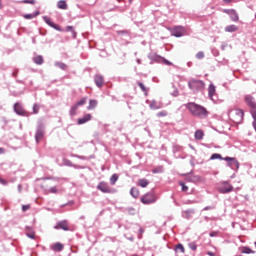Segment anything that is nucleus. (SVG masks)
I'll return each instance as SVG.
<instances>
[{"mask_svg":"<svg viewBox=\"0 0 256 256\" xmlns=\"http://www.w3.org/2000/svg\"><path fill=\"white\" fill-rule=\"evenodd\" d=\"M189 113L192 114L193 117H197L198 119H206L209 116V111L202 105H199L195 102H188L184 104Z\"/></svg>","mask_w":256,"mask_h":256,"instance_id":"obj_1","label":"nucleus"},{"mask_svg":"<svg viewBox=\"0 0 256 256\" xmlns=\"http://www.w3.org/2000/svg\"><path fill=\"white\" fill-rule=\"evenodd\" d=\"M188 87L194 93H199V91H203V89H205V82L203 80L191 79L188 82Z\"/></svg>","mask_w":256,"mask_h":256,"instance_id":"obj_2","label":"nucleus"},{"mask_svg":"<svg viewBox=\"0 0 256 256\" xmlns=\"http://www.w3.org/2000/svg\"><path fill=\"white\" fill-rule=\"evenodd\" d=\"M228 115L233 123L240 125V123H243V117H245V112H243V110L241 109H236L234 111L229 112Z\"/></svg>","mask_w":256,"mask_h":256,"instance_id":"obj_3","label":"nucleus"},{"mask_svg":"<svg viewBox=\"0 0 256 256\" xmlns=\"http://www.w3.org/2000/svg\"><path fill=\"white\" fill-rule=\"evenodd\" d=\"M157 199H159L157 194L151 191L141 197V203H143V205H152V203H156Z\"/></svg>","mask_w":256,"mask_h":256,"instance_id":"obj_4","label":"nucleus"},{"mask_svg":"<svg viewBox=\"0 0 256 256\" xmlns=\"http://www.w3.org/2000/svg\"><path fill=\"white\" fill-rule=\"evenodd\" d=\"M45 137V123L43 121H38L36 126V133H35V141L39 143L41 139Z\"/></svg>","mask_w":256,"mask_h":256,"instance_id":"obj_5","label":"nucleus"},{"mask_svg":"<svg viewBox=\"0 0 256 256\" xmlns=\"http://www.w3.org/2000/svg\"><path fill=\"white\" fill-rule=\"evenodd\" d=\"M224 161H226L227 167L232 169V171H239L240 164L237 158L226 156L224 157Z\"/></svg>","mask_w":256,"mask_h":256,"instance_id":"obj_6","label":"nucleus"},{"mask_svg":"<svg viewBox=\"0 0 256 256\" xmlns=\"http://www.w3.org/2000/svg\"><path fill=\"white\" fill-rule=\"evenodd\" d=\"M14 113H16V115H19L20 117H30L31 113L27 112L25 108H23V105L19 102H16L14 104Z\"/></svg>","mask_w":256,"mask_h":256,"instance_id":"obj_7","label":"nucleus"},{"mask_svg":"<svg viewBox=\"0 0 256 256\" xmlns=\"http://www.w3.org/2000/svg\"><path fill=\"white\" fill-rule=\"evenodd\" d=\"M96 189L101 193H115V189L109 187V184L105 181L99 182Z\"/></svg>","mask_w":256,"mask_h":256,"instance_id":"obj_8","label":"nucleus"},{"mask_svg":"<svg viewBox=\"0 0 256 256\" xmlns=\"http://www.w3.org/2000/svg\"><path fill=\"white\" fill-rule=\"evenodd\" d=\"M244 101L246 103V105H248L250 107V113L253 116V112H256V102H255V98L251 95H246L244 97Z\"/></svg>","mask_w":256,"mask_h":256,"instance_id":"obj_9","label":"nucleus"},{"mask_svg":"<svg viewBox=\"0 0 256 256\" xmlns=\"http://www.w3.org/2000/svg\"><path fill=\"white\" fill-rule=\"evenodd\" d=\"M42 19L45 23L48 24L49 27H51L52 29H55V31H59L60 33H63V28H61L60 25L54 23V21L51 20V18H49L48 16H43Z\"/></svg>","mask_w":256,"mask_h":256,"instance_id":"obj_10","label":"nucleus"},{"mask_svg":"<svg viewBox=\"0 0 256 256\" xmlns=\"http://www.w3.org/2000/svg\"><path fill=\"white\" fill-rule=\"evenodd\" d=\"M233 191V185L229 184L228 182H223L219 187H218V192L222 194H227L231 193Z\"/></svg>","mask_w":256,"mask_h":256,"instance_id":"obj_11","label":"nucleus"},{"mask_svg":"<svg viewBox=\"0 0 256 256\" xmlns=\"http://www.w3.org/2000/svg\"><path fill=\"white\" fill-rule=\"evenodd\" d=\"M173 37H183L185 35V28L183 26H175L170 30Z\"/></svg>","mask_w":256,"mask_h":256,"instance_id":"obj_12","label":"nucleus"},{"mask_svg":"<svg viewBox=\"0 0 256 256\" xmlns=\"http://www.w3.org/2000/svg\"><path fill=\"white\" fill-rule=\"evenodd\" d=\"M224 13H227V15L230 16L231 21H234V23H237V21H239V14L235 9H226L224 10Z\"/></svg>","mask_w":256,"mask_h":256,"instance_id":"obj_13","label":"nucleus"},{"mask_svg":"<svg viewBox=\"0 0 256 256\" xmlns=\"http://www.w3.org/2000/svg\"><path fill=\"white\" fill-rule=\"evenodd\" d=\"M148 59H150V61H152L151 63H163V57L158 55L155 52H150L148 54Z\"/></svg>","mask_w":256,"mask_h":256,"instance_id":"obj_14","label":"nucleus"},{"mask_svg":"<svg viewBox=\"0 0 256 256\" xmlns=\"http://www.w3.org/2000/svg\"><path fill=\"white\" fill-rule=\"evenodd\" d=\"M54 229H62V231H69V220H62L59 221L56 226H54Z\"/></svg>","mask_w":256,"mask_h":256,"instance_id":"obj_15","label":"nucleus"},{"mask_svg":"<svg viewBox=\"0 0 256 256\" xmlns=\"http://www.w3.org/2000/svg\"><path fill=\"white\" fill-rule=\"evenodd\" d=\"M94 82L95 85L99 87V89H101V87H103V85L105 84V78H103V75L101 74H96L94 76Z\"/></svg>","mask_w":256,"mask_h":256,"instance_id":"obj_16","label":"nucleus"},{"mask_svg":"<svg viewBox=\"0 0 256 256\" xmlns=\"http://www.w3.org/2000/svg\"><path fill=\"white\" fill-rule=\"evenodd\" d=\"M215 95H216V88L215 85L210 84L208 87V97L209 99H211V101H213L214 103L217 101V99H215Z\"/></svg>","mask_w":256,"mask_h":256,"instance_id":"obj_17","label":"nucleus"},{"mask_svg":"<svg viewBox=\"0 0 256 256\" xmlns=\"http://www.w3.org/2000/svg\"><path fill=\"white\" fill-rule=\"evenodd\" d=\"M91 119H93V116L91 114H86L82 118H78L77 123L79 125H85V123H89V121H91Z\"/></svg>","mask_w":256,"mask_h":256,"instance_id":"obj_18","label":"nucleus"},{"mask_svg":"<svg viewBox=\"0 0 256 256\" xmlns=\"http://www.w3.org/2000/svg\"><path fill=\"white\" fill-rule=\"evenodd\" d=\"M62 163L63 165H65V167H74V169H83V167L73 164V162H71V160L67 158H63Z\"/></svg>","mask_w":256,"mask_h":256,"instance_id":"obj_19","label":"nucleus"},{"mask_svg":"<svg viewBox=\"0 0 256 256\" xmlns=\"http://www.w3.org/2000/svg\"><path fill=\"white\" fill-rule=\"evenodd\" d=\"M26 236H28L29 239H35V231L33 230V227L26 226Z\"/></svg>","mask_w":256,"mask_h":256,"instance_id":"obj_20","label":"nucleus"},{"mask_svg":"<svg viewBox=\"0 0 256 256\" xmlns=\"http://www.w3.org/2000/svg\"><path fill=\"white\" fill-rule=\"evenodd\" d=\"M150 109H153V110L163 109V103L152 100L150 103Z\"/></svg>","mask_w":256,"mask_h":256,"instance_id":"obj_21","label":"nucleus"},{"mask_svg":"<svg viewBox=\"0 0 256 256\" xmlns=\"http://www.w3.org/2000/svg\"><path fill=\"white\" fill-rule=\"evenodd\" d=\"M224 30L226 33H235V31H239V27L235 24H232L226 26Z\"/></svg>","mask_w":256,"mask_h":256,"instance_id":"obj_22","label":"nucleus"},{"mask_svg":"<svg viewBox=\"0 0 256 256\" xmlns=\"http://www.w3.org/2000/svg\"><path fill=\"white\" fill-rule=\"evenodd\" d=\"M51 248L53 251L60 253V251H63L64 246H63V244H61V242H56Z\"/></svg>","mask_w":256,"mask_h":256,"instance_id":"obj_23","label":"nucleus"},{"mask_svg":"<svg viewBox=\"0 0 256 256\" xmlns=\"http://www.w3.org/2000/svg\"><path fill=\"white\" fill-rule=\"evenodd\" d=\"M39 15H41V12L36 11V12H34V13H31V14H24V15H23V18H24V19L31 20V19H35V17H39Z\"/></svg>","mask_w":256,"mask_h":256,"instance_id":"obj_24","label":"nucleus"},{"mask_svg":"<svg viewBox=\"0 0 256 256\" xmlns=\"http://www.w3.org/2000/svg\"><path fill=\"white\" fill-rule=\"evenodd\" d=\"M137 185L138 187H142L143 189H145V187L149 185V180H147V178L139 179Z\"/></svg>","mask_w":256,"mask_h":256,"instance_id":"obj_25","label":"nucleus"},{"mask_svg":"<svg viewBox=\"0 0 256 256\" xmlns=\"http://www.w3.org/2000/svg\"><path fill=\"white\" fill-rule=\"evenodd\" d=\"M33 62H34L36 65H43V63H45V60L43 59V56L38 55V56H35V57L33 58Z\"/></svg>","mask_w":256,"mask_h":256,"instance_id":"obj_26","label":"nucleus"},{"mask_svg":"<svg viewBox=\"0 0 256 256\" xmlns=\"http://www.w3.org/2000/svg\"><path fill=\"white\" fill-rule=\"evenodd\" d=\"M194 137L197 141H201L205 137V133H203V130H196Z\"/></svg>","mask_w":256,"mask_h":256,"instance_id":"obj_27","label":"nucleus"},{"mask_svg":"<svg viewBox=\"0 0 256 256\" xmlns=\"http://www.w3.org/2000/svg\"><path fill=\"white\" fill-rule=\"evenodd\" d=\"M54 65H55V67H58V69H61L62 71H67V69H68L67 64H65L63 62L57 61L54 63Z\"/></svg>","mask_w":256,"mask_h":256,"instance_id":"obj_28","label":"nucleus"},{"mask_svg":"<svg viewBox=\"0 0 256 256\" xmlns=\"http://www.w3.org/2000/svg\"><path fill=\"white\" fill-rule=\"evenodd\" d=\"M138 87H140L141 91L144 93V95H148L149 89L145 87V84L143 82H137Z\"/></svg>","mask_w":256,"mask_h":256,"instance_id":"obj_29","label":"nucleus"},{"mask_svg":"<svg viewBox=\"0 0 256 256\" xmlns=\"http://www.w3.org/2000/svg\"><path fill=\"white\" fill-rule=\"evenodd\" d=\"M130 195H132L134 199H137L139 197V189L132 187L130 190Z\"/></svg>","mask_w":256,"mask_h":256,"instance_id":"obj_30","label":"nucleus"},{"mask_svg":"<svg viewBox=\"0 0 256 256\" xmlns=\"http://www.w3.org/2000/svg\"><path fill=\"white\" fill-rule=\"evenodd\" d=\"M175 253H185V247L183 244H177L174 248Z\"/></svg>","mask_w":256,"mask_h":256,"instance_id":"obj_31","label":"nucleus"},{"mask_svg":"<svg viewBox=\"0 0 256 256\" xmlns=\"http://www.w3.org/2000/svg\"><path fill=\"white\" fill-rule=\"evenodd\" d=\"M215 159H219L220 161H225V158L221 154L214 153L210 157V161H215Z\"/></svg>","mask_w":256,"mask_h":256,"instance_id":"obj_32","label":"nucleus"},{"mask_svg":"<svg viewBox=\"0 0 256 256\" xmlns=\"http://www.w3.org/2000/svg\"><path fill=\"white\" fill-rule=\"evenodd\" d=\"M58 9L67 10V2L65 0H60L57 3Z\"/></svg>","mask_w":256,"mask_h":256,"instance_id":"obj_33","label":"nucleus"},{"mask_svg":"<svg viewBox=\"0 0 256 256\" xmlns=\"http://www.w3.org/2000/svg\"><path fill=\"white\" fill-rule=\"evenodd\" d=\"M97 107V100L92 99L89 101V106L87 107L88 111H92V109H95Z\"/></svg>","mask_w":256,"mask_h":256,"instance_id":"obj_34","label":"nucleus"},{"mask_svg":"<svg viewBox=\"0 0 256 256\" xmlns=\"http://www.w3.org/2000/svg\"><path fill=\"white\" fill-rule=\"evenodd\" d=\"M241 253H244V254H246V255H249V254H251V253H255V251H253L250 247H248V246H244V247H242V249H241Z\"/></svg>","mask_w":256,"mask_h":256,"instance_id":"obj_35","label":"nucleus"},{"mask_svg":"<svg viewBox=\"0 0 256 256\" xmlns=\"http://www.w3.org/2000/svg\"><path fill=\"white\" fill-rule=\"evenodd\" d=\"M49 193L57 194L59 193V189H57V186L50 187L49 189L46 190V194L49 195Z\"/></svg>","mask_w":256,"mask_h":256,"instance_id":"obj_36","label":"nucleus"},{"mask_svg":"<svg viewBox=\"0 0 256 256\" xmlns=\"http://www.w3.org/2000/svg\"><path fill=\"white\" fill-rule=\"evenodd\" d=\"M119 181V176L117 174H113L110 178L111 185H115Z\"/></svg>","mask_w":256,"mask_h":256,"instance_id":"obj_37","label":"nucleus"},{"mask_svg":"<svg viewBox=\"0 0 256 256\" xmlns=\"http://www.w3.org/2000/svg\"><path fill=\"white\" fill-rule=\"evenodd\" d=\"M186 219H191V215L195 214V209H188L185 212Z\"/></svg>","mask_w":256,"mask_h":256,"instance_id":"obj_38","label":"nucleus"},{"mask_svg":"<svg viewBox=\"0 0 256 256\" xmlns=\"http://www.w3.org/2000/svg\"><path fill=\"white\" fill-rule=\"evenodd\" d=\"M78 109H79V107L76 106V104L71 107V109H70V115H71V117H73L74 115H76Z\"/></svg>","mask_w":256,"mask_h":256,"instance_id":"obj_39","label":"nucleus"},{"mask_svg":"<svg viewBox=\"0 0 256 256\" xmlns=\"http://www.w3.org/2000/svg\"><path fill=\"white\" fill-rule=\"evenodd\" d=\"M86 103H87V98L84 97V98H82L80 101H78L75 105H76L77 107H81V106L85 105Z\"/></svg>","mask_w":256,"mask_h":256,"instance_id":"obj_40","label":"nucleus"},{"mask_svg":"<svg viewBox=\"0 0 256 256\" xmlns=\"http://www.w3.org/2000/svg\"><path fill=\"white\" fill-rule=\"evenodd\" d=\"M199 179V176H188L185 178V181H188V183H193V181Z\"/></svg>","mask_w":256,"mask_h":256,"instance_id":"obj_41","label":"nucleus"},{"mask_svg":"<svg viewBox=\"0 0 256 256\" xmlns=\"http://www.w3.org/2000/svg\"><path fill=\"white\" fill-rule=\"evenodd\" d=\"M66 31H71L73 38L76 39L77 38V32H75V30H73V26H67L66 27Z\"/></svg>","mask_w":256,"mask_h":256,"instance_id":"obj_42","label":"nucleus"},{"mask_svg":"<svg viewBox=\"0 0 256 256\" xmlns=\"http://www.w3.org/2000/svg\"><path fill=\"white\" fill-rule=\"evenodd\" d=\"M180 187H182V191L186 193V191H189V187L185 185V182L180 181L179 182Z\"/></svg>","mask_w":256,"mask_h":256,"instance_id":"obj_43","label":"nucleus"},{"mask_svg":"<svg viewBox=\"0 0 256 256\" xmlns=\"http://www.w3.org/2000/svg\"><path fill=\"white\" fill-rule=\"evenodd\" d=\"M71 157H75L76 159H81L82 161H87V156H81V155H77V154H71Z\"/></svg>","mask_w":256,"mask_h":256,"instance_id":"obj_44","label":"nucleus"},{"mask_svg":"<svg viewBox=\"0 0 256 256\" xmlns=\"http://www.w3.org/2000/svg\"><path fill=\"white\" fill-rule=\"evenodd\" d=\"M188 247L191 249V251H197V244L195 242L189 243Z\"/></svg>","mask_w":256,"mask_h":256,"instance_id":"obj_45","label":"nucleus"},{"mask_svg":"<svg viewBox=\"0 0 256 256\" xmlns=\"http://www.w3.org/2000/svg\"><path fill=\"white\" fill-rule=\"evenodd\" d=\"M117 35H129V30H118Z\"/></svg>","mask_w":256,"mask_h":256,"instance_id":"obj_46","label":"nucleus"},{"mask_svg":"<svg viewBox=\"0 0 256 256\" xmlns=\"http://www.w3.org/2000/svg\"><path fill=\"white\" fill-rule=\"evenodd\" d=\"M197 59H204L205 58V53L203 51H200L196 54Z\"/></svg>","mask_w":256,"mask_h":256,"instance_id":"obj_47","label":"nucleus"},{"mask_svg":"<svg viewBox=\"0 0 256 256\" xmlns=\"http://www.w3.org/2000/svg\"><path fill=\"white\" fill-rule=\"evenodd\" d=\"M127 213H129V215H135V208L133 207H129L126 209Z\"/></svg>","mask_w":256,"mask_h":256,"instance_id":"obj_48","label":"nucleus"},{"mask_svg":"<svg viewBox=\"0 0 256 256\" xmlns=\"http://www.w3.org/2000/svg\"><path fill=\"white\" fill-rule=\"evenodd\" d=\"M37 113H39V105L34 104V105H33V114H34V115H37Z\"/></svg>","mask_w":256,"mask_h":256,"instance_id":"obj_49","label":"nucleus"},{"mask_svg":"<svg viewBox=\"0 0 256 256\" xmlns=\"http://www.w3.org/2000/svg\"><path fill=\"white\" fill-rule=\"evenodd\" d=\"M157 117H167V111L163 110L157 113Z\"/></svg>","mask_w":256,"mask_h":256,"instance_id":"obj_50","label":"nucleus"},{"mask_svg":"<svg viewBox=\"0 0 256 256\" xmlns=\"http://www.w3.org/2000/svg\"><path fill=\"white\" fill-rule=\"evenodd\" d=\"M0 185L7 186V185H9V181H7V180H5V179L0 177Z\"/></svg>","mask_w":256,"mask_h":256,"instance_id":"obj_51","label":"nucleus"},{"mask_svg":"<svg viewBox=\"0 0 256 256\" xmlns=\"http://www.w3.org/2000/svg\"><path fill=\"white\" fill-rule=\"evenodd\" d=\"M22 3L30 4V5H35V0H22Z\"/></svg>","mask_w":256,"mask_h":256,"instance_id":"obj_52","label":"nucleus"},{"mask_svg":"<svg viewBox=\"0 0 256 256\" xmlns=\"http://www.w3.org/2000/svg\"><path fill=\"white\" fill-rule=\"evenodd\" d=\"M162 63H164L165 65H173V63L170 62L169 60L165 59V57H163Z\"/></svg>","mask_w":256,"mask_h":256,"instance_id":"obj_53","label":"nucleus"},{"mask_svg":"<svg viewBox=\"0 0 256 256\" xmlns=\"http://www.w3.org/2000/svg\"><path fill=\"white\" fill-rule=\"evenodd\" d=\"M213 209H215V207H213V206H206V207L203 208V211H211Z\"/></svg>","mask_w":256,"mask_h":256,"instance_id":"obj_54","label":"nucleus"},{"mask_svg":"<svg viewBox=\"0 0 256 256\" xmlns=\"http://www.w3.org/2000/svg\"><path fill=\"white\" fill-rule=\"evenodd\" d=\"M195 203H197V201H195V200H188L185 202L186 205H193Z\"/></svg>","mask_w":256,"mask_h":256,"instance_id":"obj_55","label":"nucleus"},{"mask_svg":"<svg viewBox=\"0 0 256 256\" xmlns=\"http://www.w3.org/2000/svg\"><path fill=\"white\" fill-rule=\"evenodd\" d=\"M163 168H155V169H153L152 170V173H161L163 170H162Z\"/></svg>","mask_w":256,"mask_h":256,"instance_id":"obj_56","label":"nucleus"},{"mask_svg":"<svg viewBox=\"0 0 256 256\" xmlns=\"http://www.w3.org/2000/svg\"><path fill=\"white\" fill-rule=\"evenodd\" d=\"M28 209H31V206H29V205L22 206V211H28Z\"/></svg>","mask_w":256,"mask_h":256,"instance_id":"obj_57","label":"nucleus"},{"mask_svg":"<svg viewBox=\"0 0 256 256\" xmlns=\"http://www.w3.org/2000/svg\"><path fill=\"white\" fill-rule=\"evenodd\" d=\"M218 233L213 231V232H210L209 234V237H217Z\"/></svg>","mask_w":256,"mask_h":256,"instance_id":"obj_58","label":"nucleus"},{"mask_svg":"<svg viewBox=\"0 0 256 256\" xmlns=\"http://www.w3.org/2000/svg\"><path fill=\"white\" fill-rule=\"evenodd\" d=\"M206 255H209V256H216L214 252H211V251H207L206 252Z\"/></svg>","mask_w":256,"mask_h":256,"instance_id":"obj_59","label":"nucleus"},{"mask_svg":"<svg viewBox=\"0 0 256 256\" xmlns=\"http://www.w3.org/2000/svg\"><path fill=\"white\" fill-rule=\"evenodd\" d=\"M23 191V186L21 184L18 185V192L21 193Z\"/></svg>","mask_w":256,"mask_h":256,"instance_id":"obj_60","label":"nucleus"},{"mask_svg":"<svg viewBox=\"0 0 256 256\" xmlns=\"http://www.w3.org/2000/svg\"><path fill=\"white\" fill-rule=\"evenodd\" d=\"M3 153H5L4 148H0V155H3Z\"/></svg>","mask_w":256,"mask_h":256,"instance_id":"obj_61","label":"nucleus"},{"mask_svg":"<svg viewBox=\"0 0 256 256\" xmlns=\"http://www.w3.org/2000/svg\"><path fill=\"white\" fill-rule=\"evenodd\" d=\"M136 62H137L138 65H141V59H139V58L136 59Z\"/></svg>","mask_w":256,"mask_h":256,"instance_id":"obj_62","label":"nucleus"},{"mask_svg":"<svg viewBox=\"0 0 256 256\" xmlns=\"http://www.w3.org/2000/svg\"><path fill=\"white\" fill-rule=\"evenodd\" d=\"M224 3H231L232 0H223Z\"/></svg>","mask_w":256,"mask_h":256,"instance_id":"obj_63","label":"nucleus"},{"mask_svg":"<svg viewBox=\"0 0 256 256\" xmlns=\"http://www.w3.org/2000/svg\"><path fill=\"white\" fill-rule=\"evenodd\" d=\"M80 219H81V220L85 219V216H80Z\"/></svg>","mask_w":256,"mask_h":256,"instance_id":"obj_64","label":"nucleus"}]
</instances>
